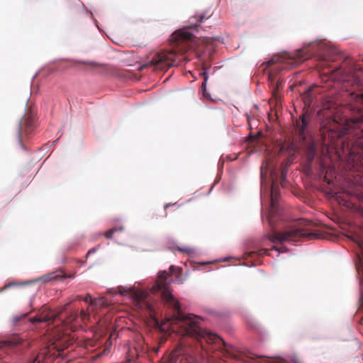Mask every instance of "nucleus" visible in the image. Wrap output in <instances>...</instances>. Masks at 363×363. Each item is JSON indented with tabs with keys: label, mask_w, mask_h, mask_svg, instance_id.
Returning a JSON list of instances; mask_svg holds the SVG:
<instances>
[{
	"label": "nucleus",
	"mask_w": 363,
	"mask_h": 363,
	"mask_svg": "<svg viewBox=\"0 0 363 363\" xmlns=\"http://www.w3.org/2000/svg\"><path fill=\"white\" fill-rule=\"evenodd\" d=\"M357 102L363 104V91L357 95Z\"/></svg>",
	"instance_id": "obj_29"
},
{
	"label": "nucleus",
	"mask_w": 363,
	"mask_h": 363,
	"mask_svg": "<svg viewBox=\"0 0 363 363\" xmlns=\"http://www.w3.org/2000/svg\"><path fill=\"white\" fill-rule=\"evenodd\" d=\"M311 118L308 113H303L298 120H296L294 125L296 128V130L298 133L299 137L305 140V131L310 122Z\"/></svg>",
	"instance_id": "obj_12"
},
{
	"label": "nucleus",
	"mask_w": 363,
	"mask_h": 363,
	"mask_svg": "<svg viewBox=\"0 0 363 363\" xmlns=\"http://www.w3.org/2000/svg\"><path fill=\"white\" fill-rule=\"evenodd\" d=\"M79 299H83V301L86 303H88L90 301L91 305L94 304V301L91 298V296L90 294H87L84 298H82L81 297H78Z\"/></svg>",
	"instance_id": "obj_26"
},
{
	"label": "nucleus",
	"mask_w": 363,
	"mask_h": 363,
	"mask_svg": "<svg viewBox=\"0 0 363 363\" xmlns=\"http://www.w3.org/2000/svg\"><path fill=\"white\" fill-rule=\"evenodd\" d=\"M169 270H170V273L171 274H175L177 272H179L180 273V269H177L176 267H174V266L172 265L170 267H169Z\"/></svg>",
	"instance_id": "obj_30"
},
{
	"label": "nucleus",
	"mask_w": 363,
	"mask_h": 363,
	"mask_svg": "<svg viewBox=\"0 0 363 363\" xmlns=\"http://www.w3.org/2000/svg\"><path fill=\"white\" fill-rule=\"evenodd\" d=\"M268 252H269V250L267 249H262L261 250H259V255H268Z\"/></svg>",
	"instance_id": "obj_32"
},
{
	"label": "nucleus",
	"mask_w": 363,
	"mask_h": 363,
	"mask_svg": "<svg viewBox=\"0 0 363 363\" xmlns=\"http://www.w3.org/2000/svg\"><path fill=\"white\" fill-rule=\"evenodd\" d=\"M147 347L142 338L137 340L133 347L127 352L125 362L128 363H143L147 358Z\"/></svg>",
	"instance_id": "obj_10"
},
{
	"label": "nucleus",
	"mask_w": 363,
	"mask_h": 363,
	"mask_svg": "<svg viewBox=\"0 0 363 363\" xmlns=\"http://www.w3.org/2000/svg\"><path fill=\"white\" fill-rule=\"evenodd\" d=\"M358 311L357 313H363V280L360 281V296L358 301ZM361 322H363V318L361 319Z\"/></svg>",
	"instance_id": "obj_17"
},
{
	"label": "nucleus",
	"mask_w": 363,
	"mask_h": 363,
	"mask_svg": "<svg viewBox=\"0 0 363 363\" xmlns=\"http://www.w3.org/2000/svg\"><path fill=\"white\" fill-rule=\"evenodd\" d=\"M359 112V117L346 119L344 125L332 118L323 121L320 128L323 143L363 157V111Z\"/></svg>",
	"instance_id": "obj_2"
},
{
	"label": "nucleus",
	"mask_w": 363,
	"mask_h": 363,
	"mask_svg": "<svg viewBox=\"0 0 363 363\" xmlns=\"http://www.w3.org/2000/svg\"><path fill=\"white\" fill-rule=\"evenodd\" d=\"M297 150H298V145H296V143L292 141V142H289V143L283 144L280 148V152H286L289 155H293L297 151Z\"/></svg>",
	"instance_id": "obj_16"
},
{
	"label": "nucleus",
	"mask_w": 363,
	"mask_h": 363,
	"mask_svg": "<svg viewBox=\"0 0 363 363\" xmlns=\"http://www.w3.org/2000/svg\"><path fill=\"white\" fill-rule=\"evenodd\" d=\"M35 116L31 113H26L21 118L18 128V139L21 144L23 140L31 135L35 128Z\"/></svg>",
	"instance_id": "obj_11"
},
{
	"label": "nucleus",
	"mask_w": 363,
	"mask_h": 363,
	"mask_svg": "<svg viewBox=\"0 0 363 363\" xmlns=\"http://www.w3.org/2000/svg\"><path fill=\"white\" fill-rule=\"evenodd\" d=\"M272 228H274V226H272ZM274 231V229H272V233ZM275 231H277V230H275Z\"/></svg>",
	"instance_id": "obj_38"
},
{
	"label": "nucleus",
	"mask_w": 363,
	"mask_h": 363,
	"mask_svg": "<svg viewBox=\"0 0 363 363\" xmlns=\"http://www.w3.org/2000/svg\"><path fill=\"white\" fill-rule=\"evenodd\" d=\"M27 318V313L21 315H16L13 318V322L18 323L23 319H26Z\"/></svg>",
	"instance_id": "obj_27"
},
{
	"label": "nucleus",
	"mask_w": 363,
	"mask_h": 363,
	"mask_svg": "<svg viewBox=\"0 0 363 363\" xmlns=\"http://www.w3.org/2000/svg\"><path fill=\"white\" fill-rule=\"evenodd\" d=\"M78 317V313L77 311H72L70 312L69 315L66 318L65 320H63L62 322L65 325H68L73 321H74Z\"/></svg>",
	"instance_id": "obj_19"
},
{
	"label": "nucleus",
	"mask_w": 363,
	"mask_h": 363,
	"mask_svg": "<svg viewBox=\"0 0 363 363\" xmlns=\"http://www.w3.org/2000/svg\"><path fill=\"white\" fill-rule=\"evenodd\" d=\"M177 250L181 252L186 253L187 255H190L194 252V250L189 247H177Z\"/></svg>",
	"instance_id": "obj_22"
},
{
	"label": "nucleus",
	"mask_w": 363,
	"mask_h": 363,
	"mask_svg": "<svg viewBox=\"0 0 363 363\" xmlns=\"http://www.w3.org/2000/svg\"><path fill=\"white\" fill-rule=\"evenodd\" d=\"M111 342L109 341H107L105 345V348L104 349L102 352H100L97 356H101L103 354H108L110 352V348H111Z\"/></svg>",
	"instance_id": "obj_23"
},
{
	"label": "nucleus",
	"mask_w": 363,
	"mask_h": 363,
	"mask_svg": "<svg viewBox=\"0 0 363 363\" xmlns=\"http://www.w3.org/2000/svg\"><path fill=\"white\" fill-rule=\"evenodd\" d=\"M317 155V148L313 141H309L306 144V162L308 167L313 163Z\"/></svg>",
	"instance_id": "obj_14"
},
{
	"label": "nucleus",
	"mask_w": 363,
	"mask_h": 363,
	"mask_svg": "<svg viewBox=\"0 0 363 363\" xmlns=\"http://www.w3.org/2000/svg\"><path fill=\"white\" fill-rule=\"evenodd\" d=\"M96 252V249L95 248H92L90 250H89V252H87V256L89 255L91 253H94Z\"/></svg>",
	"instance_id": "obj_34"
},
{
	"label": "nucleus",
	"mask_w": 363,
	"mask_h": 363,
	"mask_svg": "<svg viewBox=\"0 0 363 363\" xmlns=\"http://www.w3.org/2000/svg\"><path fill=\"white\" fill-rule=\"evenodd\" d=\"M123 230V227H119V228H113L111 229H109L108 230H107L106 233H105V236L106 238H107L108 239H110L113 237V235L115 232L116 231H122Z\"/></svg>",
	"instance_id": "obj_20"
},
{
	"label": "nucleus",
	"mask_w": 363,
	"mask_h": 363,
	"mask_svg": "<svg viewBox=\"0 0 363 363\" xmlns=\"http://www.w3.org/2000/svg\"><path fill=\"white\" fill-rule=\"evenodd\" d=\"M118 290H119L120 294L122 295L132 293V290L130 289L125 288L123 286H119Z\"/></svg>",
	"instance_id": "obj_25"
},
{
	"label": "nucleus",
	"mask_w": 363,
	"mask_h": 363,
	"mask_svg": "<svg viewBox=\"0 0 363 363\" xmlns=\"http://www.w3.org/2000/svg\"><path fill=\"white\" fill-rule=\"evenodd\" d=\"M94 345H95V342L91 340H87V342L85 344V347L86 348H88L89 347H94Z\"/></svg>",
	"instance_id": "obj_31"
},
{
	"label": "nucleus",
	"mask_w": 363,
	"mask_h": 363,
	"mask_svg": "<svg viewBox=\"0 0 363 363\" xmlns=\"http://www.w3.org/2000/svg\"><path fill=\"white\" fill-rule=\"evenodd\" d=\"M323 108H324V109H325V108H328V109H329V108H330V106H327L326 105H324V106H323Z\"/></svg>",
	"instance_id": "obj_36"
},
{
	"label": "nucleus",
	"mask_w": 363,
	"mask_h": 363,
	"mask_svg": "<svg viewBox=\"0 0 363 363\" xmlns=\"http://www.w3.org/2000/svg\"><path fill=\"white\" fill-rule=\"evenodd\" d=\"M160 363H197L191 354V349L186 346L184 340L181 341L167 357L162 358Z\"/></svg>",
	"instance_id": "obj_7"
},
{
	"label": "nucleus",
	"mask_w": 363,
	"mask_h": 363,
	"mask_svg": "<svg viewBox=\"0 0 363 363\" xmlns=\"http://www.w3.org/2000/svg\"><path fill=\"white\" fill-rule=\"evenodd\" d=\"M285 179H286V176L284 174V172H282L281 173V183L282 186H284V182Z\"/></svg>",
	"instance_id": "obj_33"
},
{
	"label": "nucleus",
	"mask_w": 363,
	"mask_h": 363,
	"mask_svg": "<svg viewBox=\"0 0 363 363\" xmlns=\"http://www.w3.org/2000/svg\"><path fill=\"white\" fill-rule=\"evenodd\" d=\"M269 223L272 225V218H269Z\"/></svg>",
	"instance_id": "obj_39"
},
{
	"label": "nucleus",
	"mask_w": 363,
	"mask_h": 363,
	"mask_svg": "<svg viewBox=\"0 0 363 363\" xmlns=\"http://www.w3.org/2000/svg\"><path fill=\"white\" fill-rule=\"evenodd\" d=\"M272 249H274V250H275L277 251H279V250L278 248L275 247H274Z\"/></svg>",
	"instance_id": "obj_37"
},
{
	"label": "nucleus",
	"mask_w": 363,
	"mask_h": 363,
	"mask_svg": "<svg viewBox=\"0 0 363 363\" xmlns=\"http://www.w3.org/2000/svg\"><path fill=\"white\" fill-rule=\"evenodd\" d=\"M203 75L204 76V81L203 82V83L201 86L200 91H202L203 95L204 96L208 97V95L206 94V82H207L208 77H207V74L206 72H203Z\"/></svg>",
	"instance_id": "obj_21"
},
{
	"label": "nucleus",
	"mask_w": 363,
	"mask_h": 363,
	"mask_svg": "<svg viewBox=\"0 0 363 363\" xmlns=\"http://www.w3.org/2000/svg\"><path fill=\"white\" fill-rule=\"evenodd\" d=\"M309 57L310 55L308 53L306 49H300L296 50L294 54L286 53L281 55H274L271 60L262 65L264 69L276 65V67L268 73V81L271 86L272 95L274 98L279 96V89L282 86L281 79H277L278 72L284 69H291L296 67Z\"/></svg>",
	"instance_id": "obj_4"
},
{
	"label": "nucleus",
	"mask_w": 363,
	"mask_h": 363,
	"mask_svg": "<svg viewBox=\"0 0 363 363\" xmlns=\"http://www.w3.org/2000/svg\"><path fill=\"white\" fill-rule=\"evenodd\" d=\"M133 295H134V297L138 301H140L141 299H143L144 298V294L142 292L141 293H134Z\"/></svg>",
	"instance_id": "obj_28"
},
{
	"label": "nucleus",
	"mask_w": 363,
	"mask_h": 363,
	"mask_svg": "<svg viewBox=\"0 0 363 363\" xmlns=\"http://www.w3.org/2000/svg\"><path fill=\"white\" fill-rule=\"evenodd\" d=\"M80 318L85 323L89 318V314L87 313L84 310H82L80 312Z\"/></svg>",
	"instance_id": "obj_24"
},
{
	"label": "nucleus",
	"mask_w": 363,
	"mask_h": 363,
	"mask_svg": "<svg viewBox=\"0 0 363 363\" xmlns=\"http://www.w3.org/2000/svg\"><path fill=\"white\" fill-rule=\"evenodd\" d=\"M69 304V303L65 304L62 309L57 312L52 311L47 306H43L35 317L29 318L28 320L32 323H46L48 325L54 323L62 313L67 309Z\"/></svg>",
	"instance_id": "obj_9"
},
{
	"label": "nucleus",
	"mask_w": 363,
	"mask_h": 363,
	"mask_svg": "<svg viewBox=\"0 0 363 363\" xmlns=\"http://www.w3.org/2000/svg\"><path fill=\"white\" fill-rule=\"evenodd\" d=\"M74 274L67 275L63 272H53L49 274H47L44 276L40 277V280L44 283H48L52 281H58L62 280L66 278H74Z\"/></svg>",
	"instance_id": "obj_13"
},
{
	"label": "nucleus",
	"mask_w": 363,
	"mask_h": 363,
	"mask_svg": "<svg viewBox=\"0 0 363 363\" xmlns=\"http://www.w3.org/2000/svg\"><path fill=\"white\" fill-rule=\"evenodd\" d=\"M72 344V340L66 335H63L62 337H55L53 342L48 346V352L43 351L39 353L32 363H47L48 353H50V356H60L62 354L64 350Z\"/></svg>",
	"instance_id": "obj_6"
},
{
	"label": "nucleus",
	"mask_w": 363,
	"mask_h": 363,
	"mask_svg": "<svg viewBox=\"0 0 363 363\" xmlns=\"http://www.w3.org/2000/svg\"><path fill=\"white\" fill-rule=\"evenodd\" d=\"M211 15L208 14L207 13H201L196 15L195 16H193L191 18V20H196V23H194V27L197 26V23H201L204 19H208Z\"/></svg>",
	"instance_id": "obj_18"
},
{
	"label": "nucleus",
	"mask_w": 363,
	"mask_h": 363,
	"mask_svg": "<svg viewBox=\"0 0 363 363\" xmlns=\"http://www.w3.org/2000/svg\"><path fill=\"white\" fill-rule=\"evenodd\" d=\"M171 206V203H167L164 206V209L166 210L167 208H169Z\"/></svg>",
	"instance_id": "obj_35"
},
{
	"label": "nucleus",
	"mask_w": 363,
	"mask_h": 363,
	"mask_svg": "<svg viewBox=\"0 0 363 363\" xmlns=\"http://www.w3.org/2000/svg\"><path fill=\"white\" fill-rule=\"evenodd\" d=\"M268 237L271 242L282 244L285 242L298 241L302 238L311 240L315 238L316 235L313 233H308L301 228L292 226L286 228L283 232L274 230Z\"/></svg>",
	"instance_id": "obj_5"
},
{
	"label": "nucleus",
	"mask_w": 363,
	"mask_h": 363,
	"mask_svg": "<svg viewBox=\"0 0 363 363\" xmlns=\"http://www.w3.org/2000/svg\"><path fill=\"white\" fill-rule=\"evenodd\" d=\"M194 38L195 36L186 28L175 31L171 36L172 50L155 54L143 67L167 70L170 67L179 65L185 60L183 54L192 47Z\"/></svg>",
	"instance_id": "obj_3"
},
{
	"label": "nucleus",
	"mask_w": 363,
	"mask_h": 363,
	"mask_svg": "<svg viewBox=\"0 0 363 363\" xmlns=\"http://www.w3.org/2000/svg\"><path fill=\"white\" fill-rule=\"evenodd\" d=\"M28 346L27 342L23 341L18 335H14L6 340L0 341V363H9L8 355L11 351L18 352V347Z\"/></svg>",
	"instance_id": "obj_8"
},
{
	"label": "nucleus",
	"mask_w": 363,
	"mask_h": 363,
	"mask_svg": "<svg viewBox=\"0 0 363 363\" xmlns=\"http://www.w3.org/2000/svg\"><path fill=\"white\" fill-rule=\"evenodd\" d=\"M170 274L166 271L159 273L155 284L152 286L153 293L161 292V297L166 305L172 308L173 313L167 318L172 330L182 336L193 337L203 344L205 341L208 344L215 345L216 350L223 352H227L225 349L226 344L223 340L216 334L212 333L200 325L199 317L192 314H184L180 308L179 302L170 291L168 279Z\"/></svg>",
	"instance_id": "obj_1"
},
{
	"label": "nucleus",
	"mask_w": 363,
	"mask_h": 363,
	"mask_svg": "<svg viewBox=\"0 0 363 363\" xmlns=\"http://www.w3.org/2000/svg\"><path fill=\"white\" fill-rule=\"evenodd\" d=\"M279 199L278 187L273 182L271 186V206L272 209H276Z\"/></svg>",
	"instance_id": "obj_15"
}]
</instances>
